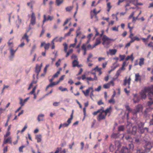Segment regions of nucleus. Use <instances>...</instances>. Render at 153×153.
Listing matches in <instances>:
<instances>
[{
  "instance_id": "f257e3e1",
  "label": "nucleus",
  "mask_w": 153,
  "mask_h": 153,
  "mask_svg": "<svg viewBox=\"0 0 153 153\" xmlns=\"http://www.w3.org/2000/svg\"><path fill=\"white\" fill-rule=\"evenodd\" d=\"M148 93L149 100L153 99V86L148 87L144 88L140 93L142 99H145L146 97V94Z\"/></svg>"
},
{
  "instance_id": "f03ea898",
  "label": "nucleus",
  "mask_w": 153,
  "mask_h": 153,
  "mask_svg": "<svg viewBox=\"0 0 153 153\" xmlns=\"http://www.w3.org/2000/svg\"><path fill=\"white\" fill-rule=\"evenodd\" d=\"M140 137V136H135L133 138H132L128 135L125 137V139L127 141L131 143H133L137 145H140L141 143V140Z\"/></svg>"
},
{
  "instance_id": "7ed1b4c3",
  "label": "nucleus",
  "mask_w": 153,
  "mask_h": 153,
  "mask_svg": "<svg viewBox=\"0 0 153 153\" xmlns=\"http://www.w3.org/2000/svg\"><path fill=\"white\" fill-rule=\"evenodd\" d=\"M139 130L141 133H147L148 132L149 128L147 127L143 128L144 123L140 122L137 124Z\"/></svg>"
},
{
  "instance_id": "20e7f679",
  "label": "nucleus",
  "mask_w": 153,
  "mask_h": 153,
  "mask_svg": "<svg viewBox=\"0 0 153 153\" xmlns=\"http://www.w3.org/2000/svg\"><path fill=\"white\" fill-rule=\"evenodd\" d=\"M148 105L149 108H147L143 113V114L145 117H147L148 113L150 111L151 109L153 108L151 107V105H153V101L148 102Z\"/></svg>"
},
{
  "instance_id": "39448f33",
  "label": "nucleus",
  "mask_w": 153,
  "mask_h": 153,
  "mask_svg": "<svg viewBox=\"0 0 153 153\" xmlns=\"http://www.w3.org/2000/svg\"><path fill=\"white\" fill-rule=\"evenodd\" d=\"M36 23V17L34 13L33 12L31 16V19L30 21V23L29 25L28 30H27V32H28L31 29L30 25H34Z\"/></svg>"
},
{
  "instance_id": "423d86ee",
  "label": "nucleus",
  "mask_w": 153,
  "mask_h": 153,
  "mask_svg": "<svg viewBox=\"0 0 153 153\" xmlns=\"http://www.w3.org/2000/svg\"><path fill=\"white\" fill-rule=\"evenodd\" d=\"M102 38V40L103 41L102 44L103 45H109L110 43V41H114V40L109 38L105 35H104Z\"/></svg>"
},
{
  "instance_id": "0eeeda50",
  "label": "nucleus",
  "mask_w": 153,
  "mask_h": 153,
  "mask_svg": "<svg viewBox=\"0 0 153 153\" xmlns=\"http://www.w3.org/2000/svg\"><path fill=\"white\" fill-rule=\"evenodd\" d=\"M153 146V143L150 141H146V143L144 145V148L147 151H149Z\"/></svg>"
},
{
  "instance_id": "6e6552de",
  "label": "nucleus",
  "mask_w": 153,
  "mask_h": 153,
  "mask_svg": "<svg viewBox=\"0 0 153 153\" xmlns=\"http://www.w3.org/2000/svg\"><path fill=\"white\" fill-rule=\"evenodd\" d=\"M143 107L142 105L139 104L136 106L134 111V114L136 115L137 113L142 112L143 110Z\"/></svg>"
},
{
  "instance_id": "1a4fd4ad",
  "label": "nucleus",
  "mask_w": 153,
  "mask_h": 153,
  "mask_svg": "<svg viewBox=\"0 0 153 153\" xmlns=\"http://www.w3.org/2000/svg\"><path fill=\"white\" fill-rule=\"evenodd\" d=\"M106 115L105 113L102 111V109L101 111L100 112L99 115L97 116V119L98 121H100L102 120L105 119Z\"/></svg>"
},
{
  "instance_id": "9d476101",
  "label": "nucleus",
  "mask_w": 153,
  "mask_h": 153,
  "mask_svg": "<svg viewBox=\"0 0 153 153\" xmlns=\"http://www.w3.org/2000/svg\"><path fill=\"white\" fill-rule=\"evenodd\" d=\"M48 18L46 19V16L45 15H44L43 16V25L42 26H43L44 23L47 21H51L53 19V16H48Z\"/></svg>"
},
{
  "instance_id": "9b49d317",
  "label": "nucleus",
  "mask_w": 153,
  "mask_h": 153,
  "mask_svg": "<svg viewBox=\"0 0 153 153\" xmlns=\"http://www.w3.org/2000/svg\"><path fill=\"white\" fill-rule=\"evenodd\" d=\"M121 153H129L130 150L127 147H123L121 150Z\"/></svg>"
},
{
  "instance_id": "f8f14e48",
  "label": "nucleus",
  "mask_w": 153,
  "mask_h": 153,
  "mask_svg": "<svg viewBox=\"0 0 153 153\" xmlns=\"http://www.w3.org/2000/svg\"><path fill=\"white\" fill-rule=\"evenodd\" d=\"M92 89V87H90L88 88L86 90V91H85L84 90H82V91L85 95L87 97L89 95V94L90 91H91V89Z\"/></svg>"
},
{
  "instance_id": "ddd939ff",
  "label": "nucleus",
  "mask_w": 153,
  "mask_h": 153,
  "mask_svg": "<svg viewBox=\"0 0 153 153\" xmlns=\"http://www.w3.org/2000/svg\"><path fill=\"white\" fill-rule=\"evenodd\" d=\"M137 131V127L135 126H134L132 128V130L130 131H128V133L129 134H132L134 135L136 134Z\"/></svg>"
},
{
  "instance_id": "4468645a",
  "label": "nucleus",
  "mask_w": 153,
  "mask_h": 153,
  "mask_svg": "<svg viewBox=\"0 0 153 153\" xmlns=\"http://www.w3.org/2000/svg\"><path fill=\"white\" fill-rule=\"evenodd\" d=\"M41 67L38 65H36L35 68V72L37 73V77L38 76L39 74L41 71Z\"/></svg>"
},
{
  "instance_id": "2eb2a0df",
  "label": "nucleus",
  "mask_w": 153,
  "mask_h": 153,
  "mask_svg": "<svg viewBox=\"0 0 153 153\" xmlns=\"http://www.w3.org/2000/svg\"><path fill=\"white\" fill-rule=\"evenodd\" d=\"M101 38L100 37L96 39L95 41V44L93 45V47H95L96 46L100 44L101 42Z\"/></svg>"
},
{
  "instance_id": "dca6fc26",
  "label": "nucleus",
  "mask_w": 153,
  "mask_h": 153,
  "mask_svg": "<svg viewBox=\"0 0 153 153\" xmlns=\"http://www.w3.org/2000/svg\"><path fill=\"white\" fill-rule=\"evenodd\" d=\"M133 96L134 98L133 99V100L134 102L135 103L138 102L139 101V98L137 97V94H133Z\"/></svg>"
},
{
  "instance_id": "f3484780",
  "label": "nucleus",
  "mask_w": 153,
  "mask_h": 153,
  "mask_svg": "<svg viewBox=\"0 0 153 153\" xmlns=\"http://www.w3.org/2000/svg\"><path fill=\"white\" fill-rule=\"evenodd\" d=\"M12 142V140H11V138L10 137H9L6 140H5V138H4V141L3 142L4 144H6L7 143H9L10 144H11Z\"/></svg>"
},
{
  "instance_id": "a211bd4d",
  "label": "nucleus",
  "mask_w": 153,
  "mask_h": 153,
  "mask_svg": "<svg viewBox=\"0 0 153 153\" xmlns=\"http://www.w3.org/2000/svg\"><path fill=\"white\" fill-rule=\"evenodd\" d=\"M135 81L137 82L138 81H141V77L139 73H137L135 74Z\"/></svg>"
},
{
  "instance_id": "6ab92c4d",
  "label": "nucleus",
  "mask_w": 153,
  "mask_h": 153,
  "mask_svg": "<svg viewBox=\"0 0 153 153\" xmlns=\"http://www.w3.org/2000/svg\"><path fill=\"white\" fill-rule=\"evenodd\" d=\"M44 117V114H41L38 115L37 120L39 122H40L41 121H43V117Z\"/></svg>"
},
{
  "instance_id": "aec40b11",
  "label": "nucleus",
  "mask_w": 153,
  "mask_h": 153,
  "mask_svg": "<svg viewBox=\"0 0 153 153\" xmlns=\"http://www.w3.org/2000/svg\"><path fill=\"white\" fill-rule=\"evenodd\" d=\"M115 145L116 148L118 149L121 146V143L120 141H116L115 142Z\"/></svg>"
},
{
  "instance_id": "412c9836",
  "label": "nucleus",
  "mask_w": 153,
  "mask_h": 153,
  "mask_svg": "<svg viewBox=\"0 0 153 153\" xmlns=\"http://www.w3.org/2000/svg\"><path fill=\"white\" fill-rule=\"evenodd\" d=\"M36 139L37 143H39L42 140V136L40 134L37 135L36 136Z\"/></svg>"
},
{
  "instance_id": "4be33fe9",
  "label": "nucleus",
  "mask_w": 153,
  "mask_h": 153,
  "mask_svg": "<svg viewBox=\"0 0 153 153\" xmlns=\"http://www.w3.org/2000/svg\"><path fill=\"white\" fill-rule=\"evenodd\" d=\"M109 53L111 55H114L117 52V50L115 49H110L109 50Z\"/></svg>"
},
{
  "instance_id": "5701e85b",
  "label": "nucleus",
  "mask_w": 153,
  "mask_h": 153,
  "mask_svg": "<svg viewBox=\"0 0 153 153\" xmlns=\"http://www.w3.org/2000/svg\"><path fill=\"white\" fill-rule=\"evenodd\" d=\"M77 60H74L72 62V65L73 67H75L76 66L79 67L78 64V62L77 61Z\"/></svg>"
},
{
  "instance_id": "b1692460",
  "label": "nucleus",
  "mask_w": 153,
  "mask_h": 153,
  "mask_svg": "<svg viewBox=\"0 0 153 153\" xmlns=\"http://www.w3.org/2000/svg\"><path fill=\"white\" fill-rule=\"evenodd\" d=\"M27 33L24 34V36L22 37V39H25L26 40L27 42L28 43L29 41V39H28V36L27 35Z\"/></svg>"
},
{
  "instance_id": "393cba45",
  "label": "nucleus",
  "mask_w": 153,
  "mask_h": 153,
  "mask_svg": "<svg viewBox=\"0 0 153 153\" xmlns=\"http://www.w3.org/2000/svg\"><path fill=\"white\" fill-rule=\"evenodd\" d=\"M16 52V51L13 50V48H11L10 49V56L13 57L14 56V54Z\"/></svg>"
},
{
  "instance_id": "a878e982",
  "label": "nucleus",
  "mask_w": 153,
  "mask_h": 153,
  "mask_svg": "<svg viewBox=\"0 0 153 153\" xmlns=\"http://www.w3.org/2000/svg\"><path fill=\"white\" fill-rule=\"evenodd\" d=\"M63 2V0H56V4L57 6H59L60 4L62 3Z\"/></svg>"
},
{
  "instance_id": "bb28decb",
  "label": "nucleus",
  "mask_w": 153,
  "mask_h": 153,
  "mask_svg": "<svg viewBox=\"0 0 153 153\" xmlns=\"http://www.w3.org/2000/svg\"><path fill=\"white\" fill-rule=\"evenodd\" d=\"M118 131L119 132L123 131L125 129V127L124 126L121 125L118 127Z\"/></svg>"
},
{
  "instance_id": "cd10ccee",
  "label": "nucleus",
  "mask_w": 153,
  "mask_h": 153,
  "mask_svg": "<svg viewBox=\"0 0 153 153\" xmlns=\"http://www.w3.org/2000/svg\"><path fill=\"white\" fill-rule=\"evenodd\" d=\"M119 137V134L118 133H113L111 136V137L116 138Z\"/></svg>"
},
{
  "instance_id": "c85d7f7f",
  "label": "nucleus",
  "mask_w": 153,
  "mask_h": 153,
  "mask_svg": "<svg viewBox=\"0 0 153 153\" xmlns=\"http://www.w3.org/2000/svg\"><path fill=\"white\" fill-rule=\"evenodd\" d=\"M140 62H139V65L140 66H141L144 64V59L143 58H140Z\"/></svg>"
},
{
  "instance_id": "c756f323",
  "label": "nucleus",
  "mask_w": 153,
  "mask_h": 153,
  "mask_svg": "<svg viewBox=\"0 0 153 153\" xmlns=\"http://www.w3.org/2000/svg\"><path fill=\"white\" fill-rule=\"evenodd\" d=\"M111 109V107H110L108 108H107L105 111H104V110L102 109V111H103V112L104 113H105V114L107 115V114L109 112Z\"/></svg>"
},
{
  "instance_id": "7c9ffc66",
  "label": "nucleus",
  "mask_w": 153,
  "mask_h": 153,
  "mask_svg": "<svg viewBox=\"0 0 153 153\" xmlns=\"http://www.w3.org/2000/svg\"><path fill=\"white\" fill-rule=\"evenodd\" d=\"M130 59H131L132 61L133 60L134 58L133 57V54H132L131 56H128L126 58V60H128Z\"/></svg>"
},
{
  "instance_id": "2f4dec72",
  "label": "nucleus",
  "mask_w": 153,
  "mask_h": 153,
  "mask_svg": "<svg viewBox=\"0 0 153 153\" xmlns=\"http://www.w3.org/2000/svg\"><path fill=\"white\" fill-rule=\"evenodd\" d=\"M107 7L108 8L107 9L108 12H109L110 11V10L112 7L111 6V3L110 2H108L107 4Z\"/></svg>"
},
{
  "instance_id": "473e14b6",
  "label": "nucleus",
  "mask_w": 153,
  "mask_h": 153,
  "mask_svg": "<svg viewBox=\"0 0 153 153\" xmlns=\"http://www.w3.org/2000/svg\"><path fill=\"white\" fill-rule=\"evenodd\" d=\"M67 123H65L63 124H62V126L63 127H68L69 125L71 123V122H70V123H69V122L68 121V120H67Z\"/></svg>"
},
{
  "instance_id": "72a5a7b5",
  "label": "nucleus",
  "mask_w": 153,
  "mask_h": 153,
  "mask_svg": "<svg viewBox=\"0 0 153 153\" xmlns=\"http://www.w3.org/2000/svg\"><path fill=\"white\" fill-rule=\"evenodd\" d=\"M128 147L129 148V149L133 150L134 149V146L132 143H130L128 144Z\"/></svg>"
},
{
  "instance_id": "f704fd0d",
  "label": "nucleus",
  "mask_w": 153,
  "mask_h": 153,
  "mask_svg": "<svg viewBox=\"0 0 153 153\" xmlns=\"http://www.w3.org/2000/svg\"><path fill=\"white\" fill-rule=\"evenodd\" d=\"M121 72V71H120V69H119L117 72L115 74V76H116V78L117 79L118 77L119 76Z\"/></svg>"
},
{
  "instance_id": "c9c22d12",
  "label": "nucleus",
  "mask_w": 153,
  "mask_h": 153,
  "mask_svg": "<svg viewBox=\"0 0 153 153\" xmlns=\"http://www.w3.org/2000/svg\"><path fill=\"white\" fill-rule=\"evenodd\" d=\"M73 8V6H69L66 7L65 9L68 12L71 10Z\"/></svg>"
},
{
  "instance_id": "e433bc0d",
  "label": "nucleus",
  "mask_w": 153,
  "mask_h": 153,
  "mask_svg": "<svg viewBox=\"0 0 153 153\" xmlns=\"http://www.w3.org/2000/svg\"><path fill=\"white\" fill-rule=\"evenodd\" d=\"M19 99L20 100L19 104L21 105V106H23L25 104V102L22 98H20Z\"/></svg>"
},
{
  "instance_id": "4c0bfd02",
  "label": "nucleus",
  "mask_w": 153,
  "mask_h": 153,
  "mask_svg": "<svg viewBox=\"0 0 153 153\" xmlns=\"http://www.w3.org/2000/svg\"><path fill=\"white\" fill-rule=\"evenodd\" d=\"M73 50L72 49H70L68 52H67V54L66 56V57H68L69 55L72 52H73Z\"/></svg>"
},
{
  "instance_id": "58836bf2",
  "label": "nucleus",
  "mask_w": 153,
  "mask_h": 153,
  "mask_svg": "<svg viewBox=\"0 0 153 153\" xmlns=\"http://www.w3.org/2000/svg\"><path fill=\"white\" fill-rule=\"evenodd\" d=\"M76 37H78V38H79L80 37L79 35L81 34V32L79 31V29L78 30L76 31Z\"/></svg>"
},
{
  "instance_id": "ea45409f",
  "label": "nucleus",
  "mask_w": 153,
  "mask_h": 153,
  "mask_svg": "<svg viewBox=\"0 0 153 153\" xmlns=\"http://www.w3.org/2000/svg\"><path fill=\"white\" fill-rule=\"evenodd\" d=\"M114 149L115 148L114 146H113L112 144H111L109 147V149L110 151L111 152H112Z\"/></svg>"
},
{
  "instance_id": "a19ab883",
  "label": "nucleus",
  "mask_w": 153,
  "mask_h": 153,
  "mask_svg": "<svg viewBox=\"0 0 153 153\" xmlns=\"http://www.w3.org/2000/svg\"><path fill=\"white\" fill-rule=\"evenodd\" d=\"M86 44H82V45L81 46L82 49L83 50H87L86 46Z\"/></svg>"
},
{
  "instance_id": "79ce46f5",
  "label": "nucleus",
  "mask_w": 153,
  "mask_h": 153,
  "mask_svg": "<svg viewBox=\"0 0 153 153\" xmlns=\"http://www.w3.org/2000/svg\"><path fill=\"white\" fill-rule=\"evenodd\" d=\"M50 45V44L49 43H48L47 44H45L44 46V48L45 49V51L48 50L49 48V46Z\"/></svg>"
},
{
  "instance_id": "37998d69",
  "label": "nucleus",
  "mask_w": 153,
  "mask_h": 153,
  "mask_svg": "<svg viewBox=\"0 0 153 153\" xmlns=\"http://www.w3.org/2000/svg\"><path fill=\"white\" fill-rule=\"evenodd\" d=\"M63 45L64 46V51L65 52H67V51L68 49L67 45L66 43H64L63 44Z\"/></svg>"
},
{
  "instance_id": "c03bdc74",
  "label": "nucleus",
  "mask_w": 153,
  "mask_h": 153,
  "mask_svg": "<svg viewBox=\"0 0 153 153\" xmlns=\"http://www.w3.org/2000/svg\"><path fill=\"white\" fill-rule=\"evenodd\" d=\"M110 86V83H107L106 84H104L103 85V87L105 89H107L109 88Z\"/></svg>"
},
{
  "instance_id": "a18cd8bd",
  "label": "nucleus",
  "mask_w": 153,
  "mask_h": 153,
  "mask_svg": "<svg viewBox=\"0 0 153 153\" xmlns=\"http://www.w3.org/2000/svg\"><path fill=\"white\" fill-rule=\"evenodd\" d=\"M18 17V19L16 21V23L18 24H20L22 22V20L19 18V15L17 16Z\"/></svg>"
},
{
  "instance_id": "49530a36",
  "label": "nucleus",
  "mask_w": 153,
  "mask_h": 153,
  "mask_svg": "<svg viewBox=\"0 0 153 153\" xmlns=\"http://www.w3.org/2000/svg\"><path fill=\"white\" fill-rule=\"evenodd\" d=\"M93 70H96L97 71L100 72L101 71V68H99L98 66H97Z\"/></svg>"
},
{
  "instance_id": "de8ad7c7",
  "label": "nucleus",
  "mask_w": 153,
  "mask_h": 153,
  "mask_svg": "<svg viewBox=\"0 0 153 153\" xmlns=\"http://www.w3.org/2000/svg\"><path fill=\"white\" fill-rule=\"evenodd\" d=\"M108 102L109 103L114 104L115 103V100L114 98H111V99L109 100Z\"/></svg>"
},
{
  "instance_id": "09e8293b",
  "label": "nucleus",
  "mask_w": 153,
  "mask_h": 153,
  "mask_svg": "<svg viewBox=\"0 0 153 153\" xmlns=\"http://www.w3.org/2000/svg\"><path fill=\"white\" fill-rule=\"evenodd\" d=\"M60 74V71H58L53 76L55 78L58 77V75Z\"/></svg>"
},
{
  "instance_id": "8fccbe9b",
  "label": "nucleus",
  "mask_w": 153,
  "mask_h": 153,
  "mask_svg": "<svg viewBox=\"0 0 153 153\" xmlns=\"http://www.w3.org/2000/svg\"><path fill=\"white\" fill-rule=\"evenodd\" d=\"M59 89L60 90L62 91H68V89L67 88H63L62 86H60L59 88Z\"/></svg>"
},
{
  "instance_id": "3c124183",
  "label": "nucleus",
  "mask_w": 153,
  "mask_h": 153,
  "mask_svg": "<svg viewBox=\"0 0 153 153\" xmlns=\"http://www.w3.org/2000/svg\"><path fill=\"white\" fill-rule=\"evenodd\" d=\"M102 109H100L98 110L97 111L94 112L93 113V114L94 115H96L98 113H100V112L101 111Z\"/></svg>"
},
{
  "instance_id": "603ef678",
  "label": "nucleus",
  "mask_w": 153,
  "mask_h": 153,
  "mask_svg": "<svg viewBox=\"0 0 153 153\" xmlns=\"http://www.w3.org/2000/svg\"><path fill=\"white\" fill-rule=\"evenodd\" d=\"M73 113H71V115L70 116V118H69L68 119V121L69 122V123H70V122H71V120L73 119Z\"/></svg>"
},
{
  "instance_id": "864d4df0",
  "label": "nucleus",
  "mask_w": 153,
  "mask_h": 153,
  "mask_svg": "<svg viewBox=\"0 0 153 153\" xmlns=\"http://www.w3.org/2000/svg\"><path fill=\"white\" fill-rule=\"evenodd\" d=\"M119 56L120 59V61H122L124 59L125 57V55H120Z\"/></svg>"
},
{
  "instance_id": "5fc2aeb1",
  "label": "nucleus",
  "mask_w": 153,
  "mask_h": 153,
  "mask_svg": "<svg viewBox=\"0 0 153 153\" xmlns=\"http://www.w3.org/2000/svg\"><path fill=\"white\" fill-rule=\"evenodd\" d=\"M91 91V94H90V97L92 99V100H93L92 98V96H94V95H93V92H94V90H93V88L92 87V89H91V91Z\"/></svg>"
},
{
  "instance_id": "6e6d98bb",
  "label": "nucleus",
  "mask_w": 153,
  "mask_h": 153,
  "mask_svg": "<svg viewBox=\"0 0 153 153\" xmlns=\"http://www.w3.org/2000/svg\"><path fill=\"white\" fill-rule=\"evenodd\" d=\"M119 27V26H118L117 27L116 26H115L114 27H113L112 28V29L113 31H118V28Z\"/></svg>"
},
{
  "instance_id": "4d7b16f0",
  "label": "nucleus",
  "mask_w": 153,
  "mask_h": 153,
  "mask_svg": "<svg viewBox=\"0 0 153 153\" xmlns=\"http://www.w3.org/2000/svg\"><path fill=\"white\" fill-rule=\"evenodd\" d=\"M61 60L60 59H59L58 61L56 63V65L57 67H58L60 65V63L61 62Z\"/></svg>"
},
{
  "instance_id": "13d9d810",
  "label": "nucleus",
  "mask_w": 153,
  "mask_h": 153,
  "mask_svg": "<svg viewBox=\"0 0 153 153\" xmlns=\"http://www.w3.org/2000/svg\"><path fill=\"white\" fill-rule=\"evenodd\" d=\"M87 48L88 50H90V49H92L93 48H94L95 47H93V46H91V45L90 44L88 45L87 46Z\"/></svg>"
},
{
  "instance_id": "bf43d9fd",
  "label": "nucleus",
  "mask_w": 153,
  "mask_h": 153,
  "mask_svg": "<svg viewBox=\"0 0 153 153\" xmlns=\"http://www.w3.org/2000/svg\"><path fill=\"white\" fill-rule=\"evenodd\" d=\"M25 147V146H24L20 147L19 149V152H23V149Z\"/></svg>"
},
{
  "instance_id": "052dcab7",
  "label": "nucleus",
  "mask_w": 153,
  "mask_h": 153,
  "mask_svg": "<svg viewBox=\"0 0 153 153\" xmlns=\"http://www.w3.org/2000/svg\"><path fill=\"white\" fill-rule=\"evenodd\" d=\"M53 86V85L51 82L49 85H48L46 88V90H47L48 88L50 87H52Z\"/></svg>"
},
{
  "instance_id": "680f3d73",
  "label": "nucleus",
  "mask_w": 153,
  "mask_h": 153,
  "mask_svg": "<svg viewBox=\"0 0 153 153\" xmlns=\"http://www.w3.org/2000/svg\"><path fill=\"white\" fill-rule=\"evenodd\" d=\"M134 12H133L129 16L128 18V19H131V18H133V17H134L133 16L134 15Z\"/></svg>"
},
{
  "instance_id": "e2e57ef3",
  "label": "nucleus",
  "mask_w": 153,
  "mask_h": 153,
  "mask_svg": "<svg viewBox=\"0 0 153 153\" xmlns=\"http://www.w3.org/2000/svg\"><path fill=\"white\" fill-rule=\"evenodd\" d=\"M86 79L88 80L87 82L88 83H89L88 81H93V78H92L91 77H87L86 78Z\"/></svg>"
},
{
  "instance_id": "0e129e2a",
  "label": "nucleus",
  "mask_w": 153,
  "mask_h": 153,
  "mask_svg": "<svg viewBox=\"0 0 153 153\" xmlns=\"http://www.w3.org/2000/svg\"><path fill=\"white\" fill-rule=\"evenodd\" d=\"M71 59H75V60H77V56L74 54H73L71 57Z\"/></svg>"
},
{
  "instance_id": "69168bd1",
  "label": "nucleus",
  "mask_w": 153,
  "mask_h": 153,
  "mask_svg": "<svg viewBox=\"0 0 153 153\" xmlns=\"http://www.w3.org/2000/svg\"><path fill=\"white\" fill-rule=\"evenodd\" d=\"M36 48V45H34L32 47V50H31V52L32 53L34 51V50Z\"/></svg>"
},
{
  "instance_id": "338daca9",
  "label": "nucleus",
  "mask_w": 153,
  "mask_h": 153,
  "mask_svg": "<svg viewBox=\"0 0 153 153\" xmlns=\"http://www.w3.org/2000/svg\"><path fill=\"white\" fill-rule=\"evenodd\" d=\"M25 45V43H24V42H22L18 46V47H19L20 48H22Z\"/></svg>"
},
{
  "instance_id": "774afa93",
  "label": "nucleus",
  "mask_w": 153,
  "mask_h": 153,
  "mask_svg": "<svg viewBox=\"0 0 153 153\" xmlns=\"http://www.w3.org/2000/svg\"><path fill=\"white\" fill-rule=\"evenodd\" d=\"M148 47H153V42H151L148 44Z\"/></svg>"
}]
</instances>
